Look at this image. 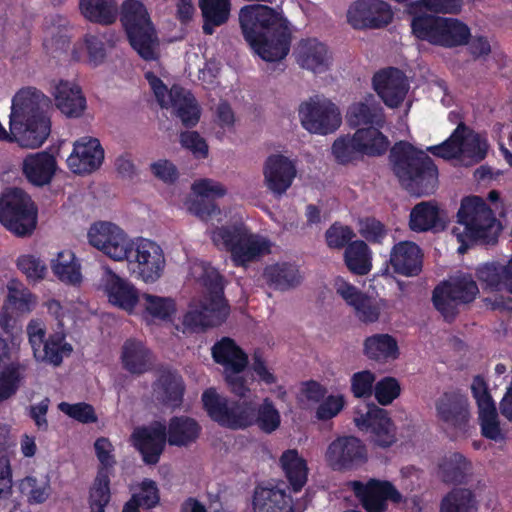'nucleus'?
I'll return each instance as SVG.
<instances>
[{"label":"nucleus","instance_id":"obj_44","mask_svg":"<svg viewBox=\"0 0 512 512\" xmlns=\"http://www.w3.org/2000/svg\"><path fill=\"white\" fill-rule=\"evenodd\" d=\"M344 261L347 268L356 275H366L370 272L371 255L366 242L356 240L351 242L345 249Z\"/></svg>","mask_w":512,"mask_h":512},{"label":"nucleus","instance_id":"obj_37","mask_svg":"<svg viewBox=\"0 0 512 512\" xmlns=\"http://www.w3.org/2000/svg\"><path fill=\"white\" fill-rule=\"evenodd\" d=\"M205 35H212L214 28L225 24L231 12V0H199Z\"/></svg>","mask_w":512,"mask_h":512},{"label":"nucleus","instance_id":"obj_43","mask_svg":"<svg viewBox=\"0 0 512 512\" xmlns=\"http://www.w3.org/2000/svg\"><path fill=\"white\" fill-rule=\"evenodd\" d=\"M471 468V462L458 452L446 457L439 466L441 479L446 484L465 483Z\"/></svg>","mask_w":512,"mask_h":512},{"label":"nucleus","instance_id":"obj_29","mask_svg":"<svg viewBox=\"0 0 512 512\" xmlns=\"http://www.w3.org/2000/svg\"><path fill=\"white\" fill-rule=\"evenodd\" d=\"M105 288L109 302L129 313L135 309L141 299L132 283L113 272H109Z\"/></svg>","mask_w":512,"mask_h":512},{"label":"nucleus","instance_id":"obj_28","mask_svg":"<svg viewBox=\"0 0 512 512\" xmlns=\"http://www.w3.org/2000/svg\"><path fill=\"white\" fill-rule=\"evenodd\" d=\"M185 383L182 377L171 370H163L153 383L156 398L164 406L179 408L183 403Z\"/></svg>","mask_w":512,"mask_h":512},{"label":"nucleus","instance_id":"obj_6","mask_svg":"<svg viewBox=\"0 0 512 512\" xmlns=\"http://www.w3.org/2000/svg\"><path fill=\"white\" fill-rule=\"evenodd\" d=\"M429 11L409 10L411 33L419 41L434 47L452 49L465 46L471 38V30L463 21L444 17Z\"/></svg>","mask_w":512,"mask_h":512},{"label":"nucleus","instance_id":"obj_52","mask_svg":"<svg viewBox=\"0 0 512 512\" xmlns=\"http://www.w3.org/2000/svg\"><path fill=\"white\" fill-rule=\"evenodd\" d=\"M110 478L104 474L96 475L89 489L88 504L90 512H105L111 500Z\"/></svg>","mask_w":512,"mask_h":512},{"label":"nucleus","instance_id":"obj_49","mask_svg":"<svg viewBox=\"0 0 512 512\" xmlns=\"http://www.w3.org/2000/svg\"><path fill=\"white\" fill-rule=\"evenodd\" d=\"M25 378V366L10 363L0 372V403L11 398L19 390Z\"/></svg>","mask_w":512,"mask_h":512},{"label":"nucleus","instance_id":"obj_39","mask_svg":"<svg viewBox=\"0 0 512 512\" xmlns=\"http://www.w3.org/2000/svg\"><path fill=\"white\" fill-rule=\"evenodd\" d=\"M264 278L270 286L281 291L293 288L301 282L297 266L287 262L267 266L264 270Z\"/></svg>","mask_w":512,"mask_h":512},{"label":"nucleus","instance_id":"obj_12","mask_svg":"<svg viewBox=\"0 0 512 512\" xmlns=\"http://www.w3.org/2000/svg\"><path fill=\"white\" fill-rule=\"evenodd\" d=\"M366 445L352 435L336 437L327 447L325 460L333 471L356 470L367 462Z\"/></svg>","mask_w":512,"mask_h":512},{"label":"nucleus","instance_id":"obj_31","mask_svg":"<svg viewBox=\"0 0 512 512\" xmlns=\"http://www.w3.org/2000/svg\"><path fill=\"white\" fill-rule=\"evenodd\" d=\"M254 512H293L292 497L277 487L257 486L253 495Z\"/></svg>","mask_w":512,"mask_h":512},{"label":"nucleus","instance_id":"obj_18","mask_svg":"<svg viewBox=\"0 0 512 512\" xmlns=\"http://www.w3.org/2000/svg\"><path fill=\"white\" fill-rule=\"evenodd\" d=\"M134 262L140 279L145 283H154L162 275L165 258L161 247L148 239H139L135 245L132 244L131 259Z\"/></svg>","mask_w":512,"mask_h":512},{"label":"nucleus","instance_id":"obj_34","mask_svg":"<svg viewBox=\"0 0 512 512\" xmlns=\"http://www.w3.org/2000/svg\"><path fill=\"white\" fill-rule=\"evenodd\" d=\"M297 61L301 67L315 73H321L328 69L330 56L325 44L317 39L302 40L299 44Z\"/></svg>","mask_w":512,"mask_h":512},{"label":"nucleus","instance_id":"obj_2","mask_svg":"<svg viewBox=\"0 0 512 512\" xmlns=\"http://www.w3.org/2000/svg\"><path fill=\"white\" fill-rule=\"evenodd\" d=\"M203 409L220 426L240 430L257 426L271 434L281 424V415L273 401L266 397L256 405L250 400H232L220 395L215 388L206 389L201 396Z\"/></svg>","mask_w":512,"mask_h":512},{"label":"nucleus","instance_id":"obj_58","mask_svg":"<svg viewBox=\"0 0 512 512\" xmlns=\"http://www.w3.org/2000/svg\"><path fill=\"white\" fill-rule=\"evenodd\" d=\"M94 449L99 461L96 475L104 474L106 476H112L114 466L116 465V459L113 454L114 447L112 443L106 437H99L94 443Z\"/></svg>","mask_w":512,"mask_h":512},{"label":"nucleus","instance_id":"obj_27","mask_svg":"<svg viewBox=\"0 0 512 512\" xmlns=\"http://www.w3.org/2000/svg\"><path fill=\"white\" fill-rule=\"evenodd\" d=\"M446 224L443 212L433 202H420L410 212L409 228L414 232L437 233L445 230Z\"/></svg>","mask_w":512,"mask_h":512},{"label":"nucleus","instance_id":"obj_20","mask_svg":"<svg viewBox=\"0 0 512 512\" xmlns=\"http://www.w3.org/2000/svg\"><path fill=\"white\" fill-rule=\"evenodd\" d=\"M438 420L450 428L465 431L470 413L468 398L459 391L444 392L435 402Z\"/></svg>","mask_w":512,"mask_h":512},{"label":"nucleus","instance_id":"obj_11","mask_svg":"<svg viewBox=\"0 0 512 512\" xmlns=\"http://www.w3.org/2000/svg\"><path fill=\"white\" fill-rule=\"evenodd\" d=\"M88 240L114 261L131 259L133 243L120 227L111 222L94 223L88 231Z\"/></svg>","mask_w":512,"mask_h":512},{"label":"nucleus","instance_id":"obj_30","mask_svg":"<svg viewBox=\"0 0 512 512\" xmlns=\"http://www.w3.org/2000/svg\"><path fill=\"white\" fill-rule=\"evenodd\" d=\"M211 351L214 361L228 372L241 373L248 365L247 354L232 338L223 337L212 346Z\"/></svg>","mask_w":512,"mask_h":512},{"label":"nucleus","instance_id":"obj_19","mask_svg":"<svg viewBox=\"0 0 512 512\" xmlns=\"http://www.w3.org/2000/svg\"><path fill=\"white\" fill-rule=\"evenodd\" d=\"M372 84L378 96L390 108L399 107L409 89L405 74L396 67H388L376 72L372 78Z\"/></svg>","mask_w":512,"mask_h":512},{"label":"nucleus","instance_id":"obj_56","mask_svg":"<svg viewBox=\"0 0 512 512\" xmlns=\"http://www.w3.org/2000/svg\"><path fill=\"white\" fill-rule=\"evenodd\" d=\"M462 144L461 157L470 159L471 163H479L487 155V141L469 129L467 132H463Z\"/></svg>","mask_w":512,"mask_h":512},{"label":"nucleus","instance_id":"obj_36","mask_svg":"<svg viewBox=\"0 0 512 512\" xmlns=\"http://www.w3.org/2000/svg\"><path fill=\"white\" fill-rule=\"evenodd\" d=\"M364 355L377 362H387L399 357V347L396 339L389 334H374L364 341Z\"/></svg>","mask_w":512,"mask_h":512},{"label":"nucleus","instance_id":"obj_62","mask_svg":"<svg viewBox=\"0 0 512 512\" xmlns=\"http://www.w3.org/2000/svg\"><path fill=\"white\" fill-rule=\"evenodd\" d=\"M401 392L398 380L394 377L386 376L375 383L374 396L380 405L391 404Z\"/></svg>","mask_w":512,"mask_h":512},{"label":"nucleus","instance_id":"obj_50","mask_svg":"<svg viewBox=\"0 0 512 512\" xmlns=\"http://www.w3.org/2000/svg\"><path fill=\"white\" fill-rule=\"evenodd\" d=\"M477 279L484 289L497 292L506 290V274L503 265L491 262L480 265L476 269Z\"/></svg>","mask_w":512,"mask_h":512},{"label":"nucleus","instance_id":"obj_47","mask_svg":"<svg viewBox=\"0 0 512 512\" xmlns=\"http://www.w3.org/2000/svg\"><path fill=\"white\" fill-rule=\"evenodd\" d=\"M72 351V345L66 342L65 335L62 333L49 335L40 349V353L42 352V360L53 366L61 365L64 357L69 356ZM37 357H40V355L38 354Z\"/></svg>","mask_w":512,"mask_h":512},{"label":"nucleus","instance_id":"obj_1","mask_svg":"<svg viewBox=\"0 0 512 512\" xmlns=\"http://www.w3.org/2000/svg\"><path fill=\"white\" fill-rule=\"evenodd\" d=\"M239 22L244 39L263 60L276 62L288 55L291 45L288 21L273 8L261 4L244 6Z\"/></svg>","mask_w":512,"mask_h":512},{"label":"nucleus","instance_id":"obj_45","mask_svg":"<svg viewBox=\"0 0 512 512\" xmlns=\"http://www.w3.org/2000/svg\"><path fill=\"white\" fill-rule=\"evenodd\" d=\"M347 122L350 127L357 128L362 125H378L384 123L383 114L375 104L365 102L353 103L347 111Z\"/></svg>","mask_w":512,"mask_h":512},{"label":"nucleus","instance_id":"obj_38","mask_svg":"<svg viewBox=\"0 0 512 512\" xmlns=\"http://www.w3.org/2000/svg\"><path fill=\"white\" fill-rule=\"evenodd\" d=\"M82 15L90 22L111 25L118 17L116 0H80Z\"/></svg>","mask_w":512,"mask_h":512},{"label":"nucleus","instance_id":"obj_17","mask_svg":"<svg viewBox=\"0 0 512 512\" xmlns=\"http://www.w3.org/2000/svg\"><path fill=\"white\" fill-rule=\"evenodd\" d=\"M131 439L143 462L147 465H156L168 443L167 427L164 422L153 421L149 425L135 428Z\"/></svg>","mask_w":512,"mask_h":512},{"label":"nucleus","instance_id":"obj_63","mask_svg":"<svg viewBox=\"0 0 512 512\" xmlns=\"http://www.w3.org/2000/svg\"><path fill=\"white\" fill-rule=\"evenodd\" d=\"M376 376L370 370L356 372L351 377V392L355 398H369L373 395Z\"/></svg>","mask_w":512,"mask_h":512},{"label":"nucleus","instance_id":"obj_61","mask_svg":"<svg viewBox=\"0 0 512 512\" xmlns=\"http://www.w3.org/2000/svg\"><path fill=\"white\" fill-rule=\"evenodd\" d=\"M355 237L353 229L338 222L333 223L325 232L326 244L331 249L346 248Z\"/></svg>","mask_w":512,"mask_h":512},{"label":"nucleus","instance_id":"obj_59","mask_svg":"<svg viewBox=\"0 0 512 512\" xmlns=\"http://www.w3.org/2000/svg\"><path fill=\"white\" fill-rule=\"evenodd\" d=\"M17 268L26 276L29 282H38L45 278L46 264L31 254L21 255L17 259Z\"/></svg>","mask_w":512,"mask_h":512},{"label":"nucleus","instance_id":"obj_25","mask_svg":"<svg viewBox=\"0 0 512 512\" xmlns=\"http://www.w3.org/2000/svg\"><path fill=\"white\" fill-rule=\"evenodd\" d=\"M168 108L181 120L186 128L195 127L200 119L201 111L194 95L178 84L172 85L166 97Z\"/></svg>","mask_w":512,"mask_h":512},{"label":"nucleus","instance_id":"obj_15","mask_svg":"<svg viewBox=\"0 0 512 512\" xmlns=\"http://www.w3.org/2000/svg\"><path fill=\"white\" fill-rule=\"evenodd\" d=\"M354 422L359 430L370 434L376 446L388 448L397 440L396 428L387 410L375 404H368L365 413L357 412Z\"/></svg>","mask_w":512,"mask_h":512},{"label":"nucleus","instance_id":"obj_42","mask_svg":"<svg viewBox=\"0 0 512 512\" xmlns=\"http://www.w3.org/2000/svg\"><path fill=\"white\" fill-rule=\"evenodd\" d=\"M356 141L360 143L364 156L380 157L386 154L390 147V141L379 128L374 126L356 129Z\"/></svg>","mask_w":512,"mask_h":512},{"label":"nucleus","instance_id":"obj_14","mask_svg":"<svg viewBox=\"0 0 512 512\" xmlns=\"http://www.w3.org/2000/svg\"><path fill=\"white\" fill-rule=\"evenodd\" d=\"M352 489L366 512H386L388 501L399 504L402 494L388 480L370 478L367 482H352Z\"/></svg>","mask_w":512,"mask_h":512},{"label":"nucleus","instance_id":"obj_48","mask_svg":"<svg viewBox=\"0 0 512 512\" xmlns=\"http://www.w3.org/2000/svg\"><path fill=\"white\" fill-rule=\"evenodd\" d=\"M468 127L463 123H459L451 135L442 143L430 146L427 150L436 157L450 160L461 157L463 132H467Z\"/></svg>","mask_w":512,"mask_h":512},{"label":"nucleus","instance_id":"obj_35","mask_svg":"<svg viewBox=\"0 0 512 512\" xmlns=\"http://www.w3.org/2000/svg\"><path fill=\"white\" fill-rule=\"evenodd\" d=\"M279 462L291 489L294 492L301 491L308 478L306 460L296 449H288L282 453Z\"/></svg>","mask_w":512,"mask_h":512},{"label":"nucleus","instance_id":"obj_16","mask_svg":"<svg viewBox=\"0 0 512 512\" xmlns=\"http://www.w3.org/2000/svg\"><path fill=\"white\" fill-rule=\"evenodd\" d=\"M393 20L391 6L384 0H356L347 11V21L358 30L381 29Z\"/></svg>","mask_w":512,"mask_h":512},{"label":"nucleus","instance_id":"obj_64","mask_svg":"<svg viewBox=\"0 0 512 512\" xmlns=\"http://www.w3.org/2000/svg\"><path fill=\"white\" fill-rule=\"evenodd\" d=\"M136 497L143 509L150 510L155 508L160 502V491L156 482L145 478L139 484V491L132 494Z\"/></svg>","mask_w":512,"mask_h":512},{"label":"nucleus","instance_id":"obj_40","mask_svg":"<svg viewBox=\"0 0 512 512\" xmlns=\"http://www.w3.org/2000/svg\"><path fill=\"white\" fill-rule=\"evenodd\" d=\"M479 501L469 488L456 487L443 496L439 512H478Z\"/></svg>","mask_w":512,"mask_h":512},{"label":"nucleus","instance_id":"obj_21","mask_svg":"<svg viewBox=\"0 0 512 512\" xmlns=\"http://www.w3.org/2000/svg\"><path fill=\"white\" fill-rule=\"evenodd\" d=\"M103 160L104 150L100 141L97 138L82 137L74 143L67 165L73 173L83 175L97 170Z\"/></svg>","mask_w":512,"mask_h":512},{"label":"nucleus","instance_id":"obj_41","mask_svg":"<svg viewBox=\"0 0 512 512\" xmlns=\"http://www.w3.org/2000/svg\"><path fill=\"white\" fill-rule=\"evenodd\" d=\"M51 269L54 275L63 283L78 286L82 282L81 265L75 254L70 250H64L52 260Z\"/></svg>","mask_w":512,"mask_h":512},{"label":"nucleus","instance_id":"obj_51","mask_svg":"<svg viewBox=\"0 0 512 512\" xmlns=\"http://www.w3.org/2000/svg\"><path fill=\"white\" fill-rule=\"evenodd\" d=\"M20 493L27 498L31 505L44 503L51 494V486L48 479H37L27 476L18 484Z\"/></svg>","mask_w":512,"mask_h":512},{"label":"nucleus","instance_id":"obj_60","mask_svg":"<svg viewBox=\"0 0 512 512\" xmlns=\"http://www.w3.org/2000/svg\"><path fill=\"white\" fill-rule=\"evenodd\" d=\"M58 408L68 417L82 424H92L98 420L94 407L86 402H78L74 404L61 402L58 405Z\"/></svg>","mask_w":512,"mask_h":512},{"label":"nucleus","instance_id":"obj_9","mask_svg":"<svg viewBox=\"0 0 512 512\" xmlns=\"http://www.w3.org/2000/svg\"><path fill=\"white\" fill-rule=\"evenodd\" d=\"M38 207L21 188L6 189L0 196V223L17 237L30 236L37 226Z\"/></svg>","mask_w":512,"mask_h":512},{"label":"nucleus","instance_id":"obj_53","mask_svg":"<svg viewBox=\"0 0 512 512\" xmlns=\"http://www.w3.org/2000/svg\"><path fill=\"white\" fill-rule=\"evenodd\" d=\"M18 503L12 499V470L9 457L0 458V512H15Z\"/></svg>","mask_w":512,"mask_h":512},{"label":"nucleus","instance_id":"obj_46","mask_svg":"<svg viewBox=\"0 0 512 512\" xmlns=\"http://www.w3.org/2000/svg\"><path fill=\"white\" fill-rule=\"evenodd\" d=\"M355 139L356 132L353 135L346 134L335 139L331 152L338 164L348 165L364 158L362 148L359 147L360 143Z\"/></svg>","mask_w":512,"mask_h":512},{"label":"nucleus","instance_id":"obj_10","mask_svg":"<svg viewBox=\"0 0 512 512\" xmlns=\"http://www.w3.org/2000/svg\"><path fill=\"white\" fill-rule=\"evenodd\" d=\"M478 293L474 279L470 275H463L452 282L444 281L437 285L433 290L432 302L444 320L451 323L459 313L458 305L474 301Z\"/></svg>","mask_w":512,"mask_h":512},{"label":"nucleus","instance_id":"obj_55","mask_svg":"<svg viewBox=\"0 0 512 512\" xmlns=\"http://www.w3.org/2000/svg\"><path fill=\"white\" fill-rule=\"evenodd\" d=\"M478 414L481 434L483 437L496 442L504 441L506 439L500 428L495 405L479 408Z\"/></svg>","mask_w":512,"mask_h":512},{"label":"nucleus","instance_id":"obj_4","mask_svg":"<svg viewBox=\"0 0 512 512\" xmlns=\"http://www.w3.org/2000/svg\"><path fill=\"white\" fill-rule=\"evenodd\" d=\"M457 223L463 230L455 227L453 234L460 243L458 253H465L473 244L494 245L502 231L501 222L483 198L476 195L461 200L457 212Z\"/></svg>","mask_w":512,"mask_h":512},{"label":"nucleus","instance_id":"obj_24","mask_svg":"<svg viewBox=\"0 0 512 512\" xmlns=\"http://www.w3.org/2000/svg\"><path fill=\"white\" fill-rule=\"evenodd\" d=\"M57 169L55 157L46 152L28 154L22 162V173L27 181L36 187L51 183Z\"/></svg>","mask_w":512,"mask_h":512},{"label":"nucleus","instance_id":"obj_22","mask_svg":"<svg viewBox=\"0 0 512 512\" xmlns=\"http://www.w3.org/2000/svg\"><path fill=\"white\" fill-rule=\"evenodd\" d=\"M389 263L395 273L414 277L421 273L423 267L422 249L412 241H400L390 251Z\"/></svg>","mask_w":512,"mask_h":512},{"label":"nucleus","instance_id":"obj_32","mask_svg":"<svg viewBox=\"0 0 512 512\" xmlns=\"http://www.w3.org/2000/svg\"><path fill=\"white\" fill-rule=\"evenodd\" d=\"M121 362L129 373L141 375L152 368L153 355L141 341L127 339L122 346Z\"/></svg>","mask_w":512,"mask_h":512},{"label":"nucleus","instance_id":"obj_33","mask_svg":"<svg viewBox=\"0 0 512 512\" xmlns=\"http://www.w3.org/2000/svg\"><path fill=\"white\" fill-rule=\"evenodd\" d=\"M166 427L168 444L176 447H187L196 442L202 430L194 418L184 415L171 417Z\"/></svg>","mask_w":512,"mask_h":512},{"label":"nucleus","instance_id":"obj_7","mask_svg":"<svg viewBox=\"0 0 512 512\" xmlns=\"http://www.w3.org/2000/svg\"><path fill=\"white\" fill-rule=\"evenodd\" d=\"M213 244L231 254L235 266H246L270 252L268 240L253 234L243 222L216 227L211 231Z\"/></svg>","mask_w":512,"mask_h":512},{"label":"nucleus","instance_id":"obj_3","mask_svg":"<svg viewBox=\"0 0 512 512\" xmlns=\"http://www.w3.org/2000/svg\"><path fill=\"white\" fill-rule=\"evenodd\" d=\"M389 158L400 185L411 195L420 197L435 191L438 169L424 151L407 141H399L391 148Z\"/></svg>","mask_w":512,"mask_h":512},{"label":"nucleus","instance_id":"obj_26","mask_svg":"<svg viewBox=\"0 0 512 512\" xmlns=\"http://www.w3.org/2000/svg\"><path fill=\"white\" fill-rule=\"evenodd\" d=\"M55 105L68 118H79L87 108L81 87L67 80H60L54 91Z\"/></svg>","mask_w":512,"mask_h":512},{"label":"nucleus","instance_id":"obj_13","mask_svg":"<svg viewBox=\"0 0 512 512\" xmlns=\"http://www.w3.org/2000/svg\"><path fill=\"white\" fill-rule=\"evenodd\" d=\"M302 126L309 132L327 135L341 125V114L338 107L327 99L310 98L299 107Z\"/></svg>","mask_w":512,"mask_h":512},{"label":"nucleus","instance_id":"obj_23","mask_svg":"<svg viewBox=\"0 0 512 512\" xmlns=\"http://www.w3.org/2000/svg\"><path fill=\"white\" fill-rule=\"evenodd\" d=\"M267 187L275 194L281 195L291 186L296 176L294 164L284 155H270L264 166Z\"/></svg>","mask_w":512,"mask_h":512},{"label":"nucleus","instance_id":"obj_8","mask_svg":"<svg viewBox=\"0 0 512 512\" xmlns=\"http://www.w3.org/2000/svg\"><path fill=\"white\" fill-rule=\"evenodd\" d=\"M120 21L131 47L145 61L158 59V37L146 6L140 0H124Z\"/></svg>","mask_w":512,"mask_h":512},{"label":"nucleus","instance_id":"obj_5","mask_svg":"<svg viewBox=\"0 0 512 512\" xmlns=\"http://www.w3.org/2000/svg\"><path fill=\"white\" fill-rule=\"evenodd\" d=\"M205 295L199 306L191 307L183 317L190 332H202L226 321L230 306L224 296V277L215 268H205L201 276Z\"/></svg>","mask_w":512,"mask_h":512},{"label":"nucleus","instance_id":"obj_57","mask_svg":"<svg viewBox=\"0 0 512 512\" xmlns=\"http://www.w3.org/2000/svg\"><path fill=\"white\" fill-rule=\"evenodd\" d=\"M36 296L25 287H18L13 283L8 285L6 303L14 310L21 313H28L36 305Z\"/></svg>","mask_w":512,"mask_h":512},{"label":"nucleus","instance_id":"obj_54","mask_svg":"<svg viewBox=\"0 0 512 512\" xmlns=\"http://www.w3.org/2000/svg\"><path fill=\"white\" fill-rule=\"evenodd\" d=\"M141 299L144 301L145 312L152 318L169 320L176 311V304L172 298L144 293Z\"/></svg>","mask_w":512,"mask_h":512}]
</instances>
